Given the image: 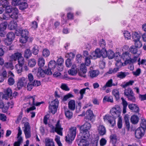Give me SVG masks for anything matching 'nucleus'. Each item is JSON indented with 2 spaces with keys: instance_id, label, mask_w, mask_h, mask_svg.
<instances>
[{
  "instance_id": "39",
  "label": "nucleus",
  "mask_w": 146,
  "mask_h": 146,
  "mask_svg": "<svg viewBox=\"0 0 146 146\" xmlns=\"http://www.w3.org/2000/svg\"><path fill=\"white\" fill-rule=\"evenodd\" d=\"M22 66L20 64H17L15 65V69L18 74H20L22 71Z\"/></svg>"
},
{
  "instance_id": "37",
  "label": "nucleus",
  "mask_w": 146,
  "mask_h": 146,
  "mask_svg": "<svg viewBox=\"0 0 146 146\" xmlns=\"http://www.w3.org/2000/svg\"><path fill=\"white\" fill-rule=\"evenodd\" d=\"M133 93V92L131 89L130 88H128L125 90L124 94L125 96L127 97L130 95L132 94Z\"/></svg>"
},
{
  "instance_id": "27",
  "label": "nucleus",
  "mask_w": 146,
  "mask_h": 146,
  "mask_svg": "<svg viewBox=\"0 0 146 146\" xmlns=\"http://www.w3.org/2000/svg\"><path fill=\"white\" fill-rule=\"evenodd\" d=\"M139 120L138 117L135 115H133L131 116V123L133 124H137Z\"/></svg>"
},
{
  "instance_id": "63",
  "label": "nucleus",
  "mask_w": 146,
  "mask_h": 146,
  "mask_svg": "<svg viewBox=\"0 0 146 146\" xmlns=\"http://www.w3.org/2000/svg\"><path fill=\"white\" fill-rule=\"evenodd\" d=\"M100 46L102 48V49H105V48L106 46V43L105 41L102 39L100 41L99 43Z\"/></svg>"
},
{
  "instance_id": "38",
  "label": "nucleus",
  "mask_w": 146,
  "mask_h": 146,
  "mask_svg": "<svg viewBox=\"0 0 146 146\" xmlns=\"http://www.w3.org/2000/svg\"><path fill=\"white\" fill-rule=\"evenodd\" d=\"M134 82V81L133 80H130L125 83H124L121 85V86L123 88H125L128 86L132 85Z\"/></svg>"
},
{
  "instance_id": "20",
  "label": "nucleus",
  "mask_w": 146,
  "mask_h": 146,
  "mask_svg": "<svg viewBox=\"0 0 146 146\" xmlns=\"http://www.w3.org/2000/svg\"><path fill=\"white\" fill-rule=\"evenodd\" d=\"M45 146H55L52 139L48 138L45 139Z\"/></svg>"
},
{
  "instance_id": "35",
  "label": "nucleus",
  "mask_w": 146,
  "mask_h": 146,
  "mask_svg": "<svg viewBox=\"0 0 146 146\" xmlns=\"http://www.w3.org/2000/svg\"><path fill=\"white\" fill-rule=\"evenodd\" d=\"M104 49H102L100 50L99 48H97L96 49V55L97 56L98 58H100L102 56L103 57V54L104 52L103 51Z\"/></svg>"
},
{
  "instance_id": "21",
  "label": "nucleus",
  "mask_w": 146,
  "mask_h": 146,
  "mask_svg": "<svg viewBox=\"0 0 146 146\" xmlns=\"http://www.w3.org/2000/svg\"><path fill=\"white\" fill-rule=\"evenodd\" d=\"M98 130L100 135H103L106 133V130L105 127L102 125H100L98 127Z\"/></svg>"
},
{
  "instance_id": "64",
  "label": "nucleus",
  "mask_w": 146,
  "mask_h": 146,
  "mask_svg": "<svg viewBox=\"0 0 146 146\" xmlns=\"http://www.w3.org/2000/svg\"><path fill=\"white\" fill-rule=\"evenodd\" d=\"M103 100L106 101L112 102H113V99L112 97H109L108 96H105L104 99Z\"/></svg>"
},
{
  "instance_id": "45",
  "label": "nucleus",
  "mask_w": 146,
  "mask_h": 146,
  "mask_svg": "<svg viewBox=\"0 0 146 146\" xmlns=\"http://www.w3.org/2000/svg\"><path fill=\"white\" fill-rule=\"evenodd\" d=\"M50 54V52L49 50L46 49H44L42 51V55L43 56L45 57H47Z\"/></svg>"
},
{
  "instance_id": "32",
  "label": "nucleus",
  "mask_w": 146,
  "mask_h": 146,
  "mask_svg": "<svg viewBox=\"0 0 146 146\" xmlns=\"http://www.w3.org/2000/svg\"><path fill=\"white\" fill-rule=\"evenodd\" d=\"M132 39L133 41L140 40L139 35L136 32H133L132 33Z\"/></svg>"
},
{
  "instance_id": "46",
  "label": "nucleus",
  "mask_w": 146,
  "mask_h": 146,
  "mask_svg": "<svg viewBox=\"0 0 146 146\" xmlns=\"http://www.w3.org/2000/svg\"><path fill=\"white\" fill-rule=\"evenodd\" d=\"M98 74L99 72L98 70H93L90 72V76L92 78L96 77Z\"/></svg>"
},
{
  "instance_id": "29",
  "label": "nucleus",
  "mask_w": 146,
  "mask_h": 146,
  "mask_svg": "<svg viewBox=\"0 0 146 146\" xmlns=\"http://www.w3.org/2000/svg\"><path fill=\"white\" fill-rule=\"evenodd\" d=\"M64 113L66 117L68 119H70L72 117L73 113L70 111L68 110H65Z\"/></svg>"
},
{
  "instance_id": "41",
  "label": "nucleus",
  "mask_w": 146,
  "mask_h": 146,
  "mask_svg": "<svg viewBox=\"0 0 146 146\" xmlns=\"http://www.w3.org/2000/svg\"><path fill=\"white\" fill-rule=\"evenodd\" d=\"M112 93L117 100L119 99V93L118 90L115 89L113 90H112Z\"/></svg>"
},
{
  "instance_id": "30",
  "label": "nucleus",
  "mask_w": 146,
  "mask_h": 146,
  "mask_svg": "<svg viewBox=\"0 0 146 146\" xmlns=\"http://www.w3.org/2000/svg\"><path fill=\"white\" fill-rule=\"evenodd\" d=\"M38 64L40 67L43 66L45 64V60L42 57L39 58L38 60Z\"/></svg>"
},
{
  "instance_id": "59",
  "label": "nucleus",
  "mask_w": 146,
  "mask_h": 146,
  "mask_svg": "<svg viewBox=\"0 0 146 146\" xmlns=\"http://www.w3.org/2000/svg\"><path fill=\"white\" fill-rule=\"evenodd\" d=\"M28 38L27 36H21V37L20 38V41L22 43H25L26 42Z\"/></svg>"
},
{
  "instance_id": "15",
  "label": "nucleus",
  "mask_w": 146,
  "mask_h": 146,
  "mask_svg": "<svg viewBox=\"0 0 146 146\" xmlns=\"http://www.w3.org/2000/svg\"><path fill=\"white\" fill-rule=\"evenodd\" d=\"M118 55H117L116 57L115 58V60L116 61V65L118 67H121L122 65V63L121 61V57L120 56V54L119 52L116 53Z\"/></svg>"
},
{
  "instance_id": "5",
  "label": "nucleus",
  "mask_w": 146,
  "mask_h": 146,
  "mask_svg": "<svg viewBox=\"0 0 146 146\" xmlns=\"http://www.w3.org/2000/svg\"><path fill=\"white\" fill-rule=\"evenodd\" d=\"M51 128L50 132L54 133V132H56L58 134L61 135H62V130L63 128L61 127V125L59 123V122L58 121L56 125V127H54V126L52 125L50 126Z\"/></svg>"
},
{
  "instance_id": "48",
  "label": "nucleus",
  "mask_w": 146,
  "mask_h": 146,
  "mask_svg": "<svg viewBox=\"0 0 146 146\" xmlns=\"http://www.w3.org/2000/svg\"><path fill=\"white\" fill-rule=\"evenodd\" d=\"M86 89H89V88L87 87L86 88H84L80 90L79 92V93L81 95L80 98H79V100H81L83 97V95L85 94Z\"/></svg>"
},
{
  "instance_id": "58",
  "label": "nucleus",
  "mask_w": 146,
  "mask_h": 146,
  "mask_svg": "<svg viewBox=\"0 0 146 146\" xmlns=\"http://www.w3.org/2000/svg\"><path fill=\"white\" fill-rule=\"evenodd\" d=\"M69 74L72 76H75L77 73V70L71 69L68 71Z\"/></svg>"
},
{
  "instance_id": "12",
  "label": "nucleus",
  "mask_w": 146,
  "mask_h": 146,
  "mask_svg": "<svg viewBox=\"0 0 146 146\" xmlns=\"http://www.w3.org/2000/svg\"><path fill=\"white\" fill-rule=\"evenodd\" d=\"M12 11L11 13L10 14L11 17L14 19H17L19 15L18 9L15 7L13 8Z\"/></svg>"
},
{
  "instance_id": "7",
  "label": "nucleus",
  "mask_w": 146,
  "mask_h": 146,
  "mask_svg": "<svg viewBox=\"0 0 146 146\" xmlns=\"http://www.w3.org/2000/svg\"><path fill=\"white\" fill-rule=\"evenodd\" d=\"M103 53V57L106 58L108 56L109 59H111L115 57V58L117 56V55H118L116 53L118 52H117L115 53H114L111 50H109L108 51H106V49H104Z\"/></svg>"
},
{
  "instance_id": "55",
  "label": "nucleus",
  "mask_w": 146,
  "mask_h": 146,
  "mask_svg": "<svg viewBox=\"0 0 146 146\" xmlns=\"http://www.w3.org/2000/svg\"><path fill=\"white\" fill-rule=\"evenodd\" d=\"M18 64L23 65L25 63V60L24 58L22 57V55L20 57L18 60Z\"/></svg>"
},
{
  "instance_id": "19",
  "label": "nucleus",
  "mask_w": 146,
  "mask_h": 146,
  "mask_svg": "<svg viewBox=\"0 0 146 146\" xmlns=\"http://www.w3.org/2000/svg\"><path fill=\"white\" fill-rule=\"evenodd\" d=\"M22 54L19 52L15 53L11 56L10 57L11 60H13L15 61L18 60L20 57L21 56Z\"/></svg>"
},
{
  "instance_id": "26",
  "label": "nucleus",
  "mask_w": 146,
  "mask_h": 146,
  "mask_svg": "<svg viewBox=\"0 0 146 146\" xmlns=\"http://www.w3.org/2000/svg\"><path fill=\"white\" fill-rule=\"evenodd\" d=\"M129 74V73L128 72H121L118 73L117 75V76L118 78L123 79L125 78L127 75Z\"/></svg>"
},
{
  "instance_id": "60",
  "label": "nucleus",
  "mask_w": 146,
  "mask_h": 146,
  "mask_svg": "<svg viewBox=\"0 0 146 146\" xmlns=\"http://www.w3.org/2000/svg\"><path fill=\"white\" fill-rule=\"evenodd\" d=\"M135 44V46L136 48H140L142 46V44L139 40L134 41Z\"/></svg>"
},
{
  "instance_id": "56",
  "label": "nucleus",
  "mask_w": 146,
  "mask_h": 146,
  "mask_svg": "<svg viewBox=\"0 0 146 146\" xmlns=\"http://www.w3.org/2000/svg\"><path fill=\"white\" fill-rule=\"evenodd\" d=\"M130 51L133 54H135L137 52V48L134 46H132L130 48Z\"/></svg>"
},
{
  "instance_id": "16",
  "label": "nucleus",
  "mask_w": 146,
  "mask_h": 146,
  "mask_svg": "<svg viewBox=\"0 0 146 146\" xmlns=\"http://www.w3.org/2000/svg\"><path fill=\"white\" fill-rule=\"evenodd\" d=\"M57 64L56 61L54 60H50L48 64V68L52 70V71H56V67Z\"/></svg>"
},
{
  "instance_id": "11",
  "label": "nucleus",
  "mask_w": 146,
  "mask_h": 146,
  "mask_svg": "<svg viewBox=\"0 0 146 146\" xmlns=\"http://www.w3.org/2000/svg\"><path fill=\"white\" fill-rule=\"evenodd\" d=\"M11 100L12 99V92L10 88H8L5 91V94L3 95L2 99L8 100L9 98Z\"/></svg>"
},
{
  "instance_id": "43",
  "label": "nucleus",
  "mask_w": 146,
  "mask_h": 146,
  "mask_svg": "<svg viewBox=\"0 0 146 146\" xmlns=\"http://www.w3.org/2000/svg\"><path fill=\"white\" fill-rule=\"evenodd\" d=\"M141 122L140 123L141 127L143 129L146 130V120L144 119H142L141 120Z\"/></svg>"
},
{
  "instance_id": "31",
  "label": "nucleus",
  "mask_w": 146,
  "mask_h": 146,
  "mask_svg": "<svg viewBox=\"0 0 146 146\" xmlns=\"http://www.w3.org/2000/svg\"><path fill=\"white\" fill-rule=\"evenodd\" d=\"M10 17V14L7 13H5L1 17V19L2 20H9Z\"/></svg>"
},
{
  "instance_id": "2",
  "label": "nucleus",
  "mask_w": 146,
  "mask_h": 146,
  "mask_svg": "<svg viewBox=\"0 0 146 146\" xmlns=\"http://www.w3.org/2000/svg\"><path fill=\"white\" fill-rule=\"evenodd\" d=\"M76 127H71L70 129L68 135L66 136V142L70 143L74 139L76 134Z\"/></svg>"
},
{
  "instance_id": "47",
  "label": "nucleus",
  "mask_w": 146,
  "mask_h": 146,
  "mask_svg": "<svg viewBox=\"0 0 146 146\" xmlns=\"http://www.w3.org/2000/svg\"><path fill=\"white\" fill-rule=\"evenodd\" d=\"M106 84V86H107L108 87H110L112 86H115V84L113 83V80L111 79L108 80Z\"/></svg>"
},
{
  "instance_id": "62",
  "label": "nucleus",
  "mask_w": 146,
  "mask_h": 146,
  "mask_svg": "<svg viewBox=\"0 0 146 146\" xmlns=\"http://www.w3.org/2000/svg\"><path fill=\"white\" fill-rule=\"evenodd\" d=\"M60 88L62 90L66 91H68L70 90L67 84H62L60 86Z\"/></svg>"
},
{
  "instance_id": "8",
  "label": "nucleus",
  "mask_w": 146,
  "mask_h": 146,
  "mask_svg": "<svg viewBox=\"0 0 146 146\" xmlns=\"http://www.w3.org/2000/svg\"><path fill=\"white\" fill-rule=\"evenodd\" d=\"M27 79L24 77L19 78L17 83V86L18 89L19 90L23 87L25 86L27 84Z\"/></svg>"
},
{
  "instance_id": "4",
  "label": "nucleus",
  "mask_w": 146,
  "mask_h": 146,
  "mask_svg": "<svg viewBox=\"0 0 146 146\" xmlns=\"http://www.w3.org/2000/svg\"><path fill=\"white\" fill-rule=\"evenodd\" d=\"M58 103V101L57 99L52 101L48 106L49 111L53 114H55L56 111Z\"/></svg>"
},
{
  "instance_id": "54",
  "label": "nucleus",
  "mask_w": 146,
  "mask_h": 146,
  "mask_svg": "<svg viewBox=\"0 0 146 146\" xmlns=\"http://www.w3.org/2000/svg\"><path fill=\"white\" fill-rule=\"evenodd\" d=\"M8 23L7 22L5 21L1 23L0 25L1 30H3L5 29L7 26Z\"/></svg>"
},
{
  "instance_id": "9",
  "label": "nucleus",
  "mask_w": 146,
  "mask_h": 146,
  "mask_svg": "<svg viewBox=\"0 0 146 146\" xmlns=\"http://www.w3.org/2000/svg\"><path fill=\"white\" fill-rule=\"evenodd\" d=\"M145 130L142 127H139L135 131V137L137 139L141 138L144 135Z\"/></svg>"
},
{
  "instance_id": "18",
  "label": "nucleus",
  "mask_w": 146,
  "mask_h": 146,
  "mask_svg": "<svg viewBox=\"0 0 146 146\" xmlns=\"http://www.w3.org/2000/svg\"><path fill=\"white\" fill-rule=\"evenodd\" d=\"M129 108L133 112H138L139 111V108L135 104H130L128 106Z\"/></svg>"
},
{
  "instance_id": "49",
  "label": "nucleus",
  "mask_w": 146,
  "mask_h": 146,
  "mask_svg": "<svg viewBox=\"0 0 146 146\" xmlns=\"http://www.w3.org/2000/svg\"><path fill=\"white\" fill-rule=\"evenodd\" d=\"M27 7V3L25 2L21 3L19 4L20 9L22 10L26 9Z\"/></svg>"
},
{
  "instance_id": "6",
  "label": "nucleus",
  "mask_w": 146,
  "mask_h": 146,
  "mask_svg": "<svg viewBox=\"0 0 146 146\" xmlns=\"http://www.w3.org/2000/svg\"><path fill=\"white\" fill-rule=\"evenodd\" d=\"M121 110L119 106L118 105L115 106L112 108L110 110V112L112 115L115 118L119 117Z\"/></svg>"
},
{
  "instance_id": "1",
  "label": "nucleus",
  "mask_w": 146,
  "mask_h": 146,
  "mask_svg": "<svg viewBox=\"0 0 146 146\" xmlns=\"http://www.w3.org/2000/svg\"><path fill=\"white\" fill-rule=\"evenodd\" d=\"M77 127L80 128V135H82L84 138H88L89 135L88 131L91 127V125L90 123L86 122L84 124L81 126L77 125Z\"/></svg>"
},
{
  "instance_id": "44",
  "label": "nucleus",
  "mask_w": 146,
  "mask_h": 146,
  "mask_svg": "<svg viewBox=\"0 0 146 146\" xmlns=\"http://www.w3.org/2000/svg\"><path fill=\"white\" fill-rule=\"evenodd\" d=\"M17 141L15 143L14 146H20L21 143L22 142L23 139L21 136L17 137Z\"/></svg>"
},
{
  "instance_id": "50",
  "label": "nucleus",
  "mask_w": 146,
  "mask_h": 146,
  "mask_svg": "<svg viewBox=\"0 0 146 146\" xmlns=\"http://www.w3.org/2000/svg\"><path fill=\"white\" fill-rule=\"evenodd\" d=\"M5 13H7L9 14H11V13L12 12V10L13 9V8H12V7L10 6H6L5 8Z\"/></svg>"
},
{
  "instance_id": "25",
  "label": "nucleus",
  "mask_w": 146,
  "mask_h": 146,
  "mask_svg": "<svg viewBox=\"0 0 146 146\" xmlns=\"http://www.w3.org/2000/svg\"><path fill=\"white\" fill-rule=\"evenodd\" d=\"M45 74L44 70L40 68L38 69V72L36 74L38 78H40L41 77H44Z\"/></svg>"
},
{
  "instance_id": "17",
  "label": "nucleus",
  "mask_w": 146,
  "mask_h": 146,
  "mask_svg": "<svg viewBox=\"0 0 146 146\" xmlns=\"http://www.w3.org/2000/svg\"><path fill=\"white\" fill-rule=\"evenodd\" d=\"M44 103L43 102H35L34 103L33 106H32L29 108H27V113H29L31 111L33 110H35L36 109V108L35 107V106H39L41 104L43 103Z\"/></svg>"
},
{
  "instance_id": "52",
  "label": "nucleus",
  "mask_w": 146,
  "mask_h": 146,
  "mask_svg": "<svg viewBox=\"0 0 146 146\" xmlns=\"http://www.w3.org/2000/svg\"><path fill=\"white\" fill-rule=\"evenodd\" d=\"M24 131H31L30 125L28 122L25 123H24Z\"/></svg>"
},
{
  "instance_id": "34",
  "label": "nucleus",
  "mask_w": 146,
  "mask_h": 146,
  "mask_svg": "<svg viewBox=\"0 0 146 146\" xmlns=\"http://www.w3.org/2000/svg\"><path fill=\"white\" fill-rule=\"evenodd\" d=\"M4 66L7 68L11 70L13 69L14 68L12 63L11 62H6L4 64Z\"/></svg>"
},
{
  "instance_id": "51",
  "label": "nucleus",
  "mask_w": 146,
  "mask_h": 146,
  "mask_svg": "<svg viewBox=\"0 0 146 146\" xmlns=\"http://www.w3.org/2000/svg\"><path fill=\"white\" fill-rule=\"evenodd\" d=\"M73 97V95L71 94L70 93H68L64 96L62 99V101H66L69 98H72Z\"/></svg>"
},
{
  "instance_id": "53",
  "label": "nucleus",
  "mask_w": 146,
  "mask_h": 146,
  "mask_svg": "<svg viewBox=\"0 0 146 146\" xmlns=\"http://www.w3.org/2000/svg\"><path fill=\"white\" fill-rule=\"evenodd\" d=\"M21 35L22 36H27L29 38V32L27 29L22 30Z\"/></svg>"
},
{
  "instance_id": "13",
  "label": "nucleus",
  "mask_w": 146,
  "mask_h": 146,
  "mask_svg": "<svg viewBox=\"0 0 146 146\" xmlns=\"http://www.w3.org/2000/svg\"><path fill=\"white\" fill-rule=\"evenodd\" d=\"M81 135V140L80 141L79 143L78 144L79 146H88L89 143L86 140L88 138H85L83 137L82 135Z\"/></svg>"
},
{
  "instance_id": "23",
  "label": "nucleus",
  "mask_w": 146,
  "mask_h": 146,
  "mask_svg": "<svg viewBox=\"0 0 146 146\" xmlns=\"http://www.w3.org/2000/svg\"><path fill=\"white\" fill-rule=\"evenodd\" d=\"M17 27V23L14 21H11L8 25V27L10 30L15 29Z\"/></svg>"
},
{
  "instance_id": "36",
  "label": "nucleus",
  "mask_w": 146,
  "mask_h": 146,
  "mask_svg": "<svg viewBox=\"0 0 146 146\" xmlns=\"http://www.w3.org/2000/svg\"><path fill=\"white\" fill-rule=\"evenodd\" d=\"M31 52L29 49H27L25 51L24 56L27 58H28L31 57Z\"/></svg>"
},
{
  "instance_id": "22",
  "label": "nucleus",
  "mask_w": 146,
  "mask_h": 146,
  "mask_svg": "<svg viewBox=\"0 0 146 146\" xmlns=\"http://www.w3.org/2000/svg\"><path fill=\"white\" fill-rule=\"evenodd\" d=\"M68 106L70 110H74L76 107L75 101L74 100H71L69 101L68 103Z\"/></svg>"
},
{
  "instance_id": "3",
  "label": "nucleus",
  "mask_w": 146,
  "mask_h": 146,
  "mask_svg": "<svg viewBox=\"0 0 146 146\" xmlns=\"http://www.w3.org/2000/svg\"><path fill=\"white\" fill-rule=\"evenodd\" d=\"M125 63H131L135 62L137 60V56H135L133 58H131V55L129 52H123L121 57Z\"/></svg>"
},
{
  "instance_id": "61",
  "label": "nucleus",
  "mask_w": 146,
  "mask_h": 146,
  "mask_svg": "<svg viewBox=\"0 0 146 146\" xmlns=\"http://www.w3.org/2000/svg\"><path fill=\"white\" fill-rule=\"evenodd\" d=\"M129 100L134 102L135 101V98L134 96V93H133L132 94L130 95L127 97Z\"/></svg>"
},
{
  "instance_id": "14",
  "label": "nucleus",
  "mask_w": 146,
  "mask_h": 146,
  "mask_svg": "<svg viewBox=\"0 0 146 146\" xmlns=\"http://www.w3.org/2000/svg\"><path fill=\"white\" fill-rule=\"evenodd\" d=\"M103 118L105 121H107L112 126H113L115 124L113 118L110 115H106Z\"/></svg>"
},
{
  "instance_id": "33",
  "label": "nucleus",
  "mask_w": 146,
  "mask_h": 146,
  "mask_svg": "<svg viewBox=\"0 0 146 146\" xmlns=\"http://www.w3.org/2000/svg\"><path fill=\"white\" fill-rule=\"evenodd\" d=\"M15 36L14 33L13 32H10L7 35V38L10 40L13 41L15 38Z\"/></svg>"
},
{
  "instance_id": "10",
  "label": "nucleus",
  "mask_w": 146,
  "mask_h": 146,
  "mask_svg": "<svg viewBox=\"0 0 146 146\" xmlns=\"http://www.w3.org/2000/svg\"><path fill=\"white\" fill-rule=\"evenodd\" d=\"M87 70L85 64H81L80 68L79 70L78 74L81 76L85 78L86 77L85 74L86 73Z\"/></svg>"
},
{
  "instance_id": "28",
  "label": "nucleus",
  "mask_w": 146,
  "mask_h": 146,
  "mask_svg": "<svg viewBox=\"0 0 146 146\" xmlns=\"http://www.w3.org/2000/svg\"><path fill=\"white\" fill-rule=\"evenodd\" d=\"M86 115V118L88 119H91L94 116L92 111L90 110L87 111Z\"/></svg>"
},
{
  "instance_id": "57",
  "label": "nucleus",
  "mask_w": 146,
  "mask_h": 146,
  "mask_svg": "<svg viewBox=\"0 0 146 146\" xmlns=\"http://www.w3.org/2000/svg\"><path fill=\"white\" fill-rule=\"evenodd\" d=\"M0 108L2 109L3 111L4 112H5L8 108V107L4 106V104L3 103H0Z\"/></svg>"
},
{
  "instance_id": "40",
  "label": "nucleus",
  "mask_w": 146,
  "mask_h": 146,
  "mask_svg": "<svg viewBox=\"0 0 146 146\" xmlns=\"http://www.w3.org/2000/svg\"><path fill=\"white\" fill-rule=\"evenodd\" d=\"M123 34L125 39L128 40L131 38V35L128 31H124L123 32Z\"/></svg>"
},
{
  "instance_id": "24",
  "label": "nucleus",
  "mask_w": 146,
  "mask_h": 146,
  "mask_svg": "<svg viewBox=\"0 0 146 146\" xmlns=\"http://www.w3.org/2000/svg\"><path fill=\"white\" fill-rule=\"evenodd\" d=\"M7 77V74L6 71H3L2 72L0 73V83L3 82L5 79Z\"/></svg>"
},
{
  "instance_id": "42",
  "label": "nucleus",
  "mask_w": 146,
  "mask_h": 146,
  "mask_svg": "<svg viewBox=\"0 0 146 146\" xmlns=\"http://www.w3.org/2000/svg\"><path fill=\"white\" fill-rule=\"evenodd\" d=\"M36 63V61L34 59H30L28 62V65L31 67H34Z\"/></svg>"
}]
</instances>
